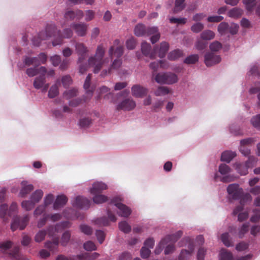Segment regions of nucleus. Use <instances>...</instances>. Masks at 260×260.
I'll return each instance as SVG.
<instances>
[{
  "mask_svg": "<svg viewBox=\"0 0 260 260\" xmlns=\"http://www.w3.org/2000/svg\"><path fill=\"white\" fill-rule=\"evenodd\" d=\"M105 49L103 44L98 46L94 56H91L88 60V65L94 68L93 72L98 73L101 69L104 61L103 57Z\"/></svg>",
  "mask_w": 260,
  "mask_h": 260,
  "instance_id": "1",
  "label": "nucleus"
},
{
  "mask_svg": "<svg viewBox=\"0 0 260 260\" xmlns=\"http://www.w3.org/2000/svg\"><path fill=\"white\" fill-rule=\"evenodd\" d=\"M227 191L233 199L240 200L241 205H244L246 202L250 200V195L248 193L244 194L243 189L238 184H230L228 186Z\"/></svg>",
  "mask_w": 260,
  "mask_h": 260,
  "instance_id": "2",
  "label": "nucleus"
},
{
  "mask_svg": "<svg viewBox=\"0 0 260 260\" xmlns=\"http://www.w3.org/2000/svg\"><path fill=\"white\" fill-rule=\"evenodd\" d=\"M75 50L78 56V63L79 64V72L84 74L88 68V66L83 63L87 57L88 49L83 43H76Z\"/></svg>",
  "mask_w": 260,
  "mask_h": 260,
  "instance_id": "3",
  "label": "nucleus"
},
{
  "mask_svg": "<svg viewBox=\"0 0 260 260\" xmlns=\"http://www.w3.org/2000/svg\"><path fill=\"white\" fill-rule=\"evenodd\" d=\"M56 25L54 23L48 24L45 31L40 32L37 37H35L32 39L33 44L36 46L40 45L42 40H45L51 37L55 32Z\"/></svg>",
  "mask_w": 260,
  "mask_h": 260,
  "instance_id": "4",
  "label": "nucleus"
},
{
  "mask_svg": "<svg viewBox=\"0 0 260 260\" xmlns=\"http://www.w3.org/2000/svg\"><path fill=\"white\" fill-rule=\"evenodd\" d=\"M182 234L183 233L181 231H178L174 234L167 236L160 241L159 244L155 248V253L159 254L162 251L165 245L168 243L169 242H176L182 236Z\"/></svg>",
  "mask_w": 260,
  "mask_h": 260,
  "instance_id": "5",
  "label": "nucleus"
},
{
  "mask_svg": "<svg viewBox=\"0 0 260 260\" xmlns=\"http://www.w3.org/2000/svg\"><path fill=\"white\" fill-rule=\"evenodd\" d=\"M257 158L253 156H249L245 164H236V169L241 175H245L248 173V169L256 165Z\"/></svg>",
  "mask_w": 260,
  "mask_h": 260,
  "instance_id": "6",
  "label": "nucleus"
},
{
  "mask_svg": "<svg viewBox=\"0 0 260 260\" xmlns=\"http://www.w3.org/2000/svg\"><path fill=\"white\" fill-rule=\"evenodd\" d=\"M121 199L118 197L112 199L110 204H113L119 210L117 214L119 216L127 217L132 213L131 209L125 205L121 203Z\"/></svg>",
  "mask_w": 260,
  "mask_h": 260,
  "instance_id": "7",
  "label": "nucleus"
},
{
  "mask_svg": "<svg viewBox=\"0 0 260 260\" xmlns=\"http://www.w3.org/2000/svg\"><path fill=\"white\" fill-rule=\"evenodd\" d=\"M54 35L52 36V37H56V39L54 40L52 42V45L54 46L61 44L63 38H70L73 35V32L70 28L64 29L62 32H61L60 30H57L56 27Z\"/></svg>",
  "mask_w": 260,
  "mask_h": 260,
  "instance_id": "8",
  "label": "nucleus"
},
{
  "mask_svg": "<svg viewBox=\"0 0 260 260\" xmlns=\"http://www.w3.org/2000/svg\"><path fill=\"white\" fill-rule=\"evenodd\" d=\"M156 31V27H146L143 24H137L134 29L135 35L137 37L149 36Z\"/></svg>",
  "mask_w": 260,
  "mask_h": 260,
  "instance_id": "9",
  "label": "nucleus"
},
{
  "mask_svg": "<svg viewBox=\"0 0 260 260\" xmlns=\"http://www.w3.org/2000/svg\"><path fill=\"white\" fill-rule=\"evenodd\" d=\"M29 221V217L27 215L24 216L23 217L19 216H15L13 218L12 223H11V228L12 231H14L18 229L22 230L25 229Z\"/></svg>",
  "mask_w": 260,
  "mask_h": 260,
  "instance_id": "10",
  "label": "nucleus"
},
{
  "mask_svg": "<svg viewBox=\"0 0 260 260\" xmlns=\"http://www.w3.org/2000/svg\"><path fill=\"white\" fill-rule=\"evenodd\" d=\"M123 53V47L120 44V41L118 39L115 40L113 45L110 47L109 50V55L111 59L114 56L117 58H120Z\"/></svg>",
  "mask_w": 260,
  "mask_h": 260,
  "instance_id": "11",
  "label": "nucleus"
},
{
  "mask_svg": "<svg viewBox=\"0 0 260 260\" xmlns=\"http://www.w3.org/2000/svg\"><path fill=\"white\" fill-rule=\"evenodd\" d=\"M183 241L188 243V250H182L178 259L179 260H189L191 253L193 251L194 248L193 242L188 237L183 239Z\"/></svg>",
  "mask_w": 260,
  "mask_h": 260,
  "instance_id": "12",
  "label": "nucleus"
},
{
  "mask_svg": "<svg viewBox=\"0 0 260 260\" xmlns=\"http://www.w3.org/2000/svg\"><path fill=\"white\" fill-rule=\"evenodd\" d=\"M71 26L79 37H84L87 34L88 25L84 22L73 23Z\"/></svg>",
  "mask_w": 260,
  "mask_h": 260,
  "instance_id": "13",
  "label": "nucleus"
},
{
  "mask_svg": "<svg viewBox=\"0 0 260 260\" xmlns=\"http://www.w3.org/2000/svg\"><path fill=\"white\" fill-rule=\"evenodd\" d=\"M220 61V56L215 55L213 52H207L205 55V63L207 67H211L218 63Z\"/></svg>",
  "mask_w": 260,
  "mask_h": 260,
  "instance_id": "14",
  "label": "nucleus"
},
{
  "mask_svg": "<svg viewBox=\"0 0 260 260\" xmlns=\"http://www.w3.org/2000/svg\"><path fill=\"white\" fill-rule=\"evenodd\" d=\"M90 202L86 198L81 196L77 197L73 202V206L80 209H88Z\"/></svg>",
  "mask_w": 260,
  "mask_h": 260,
  "instance_id": "15",
  "label": "nucleus"
},
{
  "mask_svg": "<svg viewBox=\"0 0 260 260\" xmlns=\"http://www.w3.org/2000/svg\"><path fill=\"white\" fill-rule=\"evenodd\" d=\"M136 106L135 102L132 98H127L117 105V109L130 111L134 109Z\"/></svg>",
  "mask_w": 260,
  "mask_h": 260,
  "instance_id": "16",
  "label": "nucleus"
},
{
  "mask_svg": "<svg viewBox=\"0 0 260 260\" xmlns=\"http://www.w3.org/2000/svg\"><path fill=\"white\" fill-rule=\"evenodd\" d=\"M151 47L150 45L146 42L142 43L141 44V51L142 53L145 56H148L151 59H154L156 57V47H154L153 50L150 52Z\"/></svg>",
  "mask_w": 260,
  "mask_h": 260,
  "instance_id": "17",
  "label": "nucleus"
},
{
  "mask_svg": "<svg viewBox=\"0 0 260 260\" xmlns=\"http://www.w3.org/2000/svg\"><path fill=\"white\" fill-rule=\"evenodd\" d=\"M148 89L140 85H135L132 87V95L136 98H143L148 93Z\"/></svg>",
  "mask_w": 260,
  "mask_h": 260,
  "instance_id": "18",
  "label": "nucleus"
},
{
  "mask_svg": "<svg viewBox=\"0 0 260 260\" xmlns=\"http://www.w3.org/2000/svg\"><path fill=\"white\" fill-rule=\"evenodd\" d=\"M107 189V186L106 184L98 182L93 184L92 188L90 189V193L92 194L101 193L103 190Z\"/></svg>",
  "mask_w": 260,
  "mask_h": 260,
  "instance_id": "19",
  "label": "nucleus"
},
{
  "mask_svg": "<svg viewBox=\"0 0 260 260\" xmlns=\"http://www.w3.org/2000/svg\"><path fill=\"white\" fill-rule=\"evenodd\" d=\"M47 69L44 67H41L38 69L37 68H30L26 70V73L29 77H34L37 74H46Z\"/></svg>",
  "mask_w": 260,
  "mask_h": 260,
  "instance_id": "20",
  "label": "nucleus"
},
{
  "mask_svg": "<svg viewBox=\"0 0 260 260\" xmlns=\"http://www.w3.org/2000/svg\"><path fill=\"white\" fill-rule=\"evenodd\" d=\"M68 201V198L64 195H59L57 197L54 204L53 209L58 210L66 205Z\"/></svg>",
  "mask_w": 260,
  "mask_h": 260,
  "instance_id": "21",
  "label": "nucleus"
},
{
  "mask_svg": "<svg viewBox=\"0 0 260 260\" xmlns=\"http://www.w3.org/2000/svg\"><path fill=\"white\" fill-rule=\"evenodd\" d=\"M21 185L22 188L20 192V195L21 197H25L34 189V186L31 184H28V182L26 181H22Z\"/></svg>",
  "mask_w": 260,
  "mask_h": 260,
  "instance_id": "22",
  "label": "nucleus"
},
{
  "mask_svg": "<svg viewBox=\"0 0 260 260\" xmlns=\"http://www.w3.org/2000/svg\"><path fill=\"white\" fill-rule=\"evenodd\" d=\"M60 84V81L57 79L54 85H53L50 88L48 91V97L50 99H53L59 94L58 85Z\"/></svg>",
  "mask_w": 260,
  "mask_h": 260,
  "instance_id": "23",
  "label": "nucleus"
},
{
  "mask_svg": "<svg viewBox=\"0 0 260 260\" xmlns=\"http://www.w3.org/2000/svg\"><path fill=\"white\" fill-rule=\"evenodd\" d=\"M45 74H41L39 76L37 77L34 81L33 85L37 89L42 88L44 84L46 83Z\"/></svg>",
  "mask_w": 260,
  "mask_h": 260,
  "instance_id": "24",
  "label": "nucleus"
},
{
  "mask_svg": "<svg viewBox=\"0 0 260 260\" xmlns=\"http://www.w3.org/2000/svg\"><path fill=\"white\" fill-rule=\"evenodd\" d=\"M169 48V45L166 42H162L160 44V47L157 50L156 49V53L158 52V56L160 58H163L165 56L167 52H168Z\"/></svg>",
  "mask_w": 260,
  "mask_h": 260,
  "instance_id": "25",
  "label": "nucleus"
},
{
  "mask_svg": "<svg viewBox=\"0 0 260 260\" xmlns=\"http://www.w3.org/2000/svg\"><path fill=\"white\" fill-rule=\"evenodd\" d=\"M236 154L234 152L231 151H225L223 152L221 156V160L230 162L231 160L236 156Z\"/></svg>",
  "mask_w": 260,
  "mask_h": 260,
  "instance_id": "26",
  "label": "nucleus"
},
{
  "mask_svg": "<svg viewBox=\"0 0 260 260\" xmlns=\"http://www.w3.org/2000/svg\"><path fill=\"white\" fill-rule=\"evenodd\" d=\"M243 14V10L239 8H234L230 10L228 13V15L231 18H239L241 17Z\"/></svg>",
  "mask_w": 260,
  "mask_h": 260,
  "instance_id": "27",
  "label": "nucleus"
},
{
  "mask_svg": "<svg viewBox=\"0 0 260 260\" xmlns=\"http://www.w3.org/2000/svg\"><path fill=\"white\" fill-rule=\"evenodd\" d=\"M183 55V51L178 49H175L170 52L168 55V58L171 60H176Z\"/></svg>",
  "mask_w": 260,
  "mask_h": 260,
  "instance_id": "28",
  "label": "nucleus"
},
{
  "mask_svg": "<svg viewBox=\"0 0 260 260\" xmlns=\"http://www.w3.org/2000/svg\"><path fill=\"white\" fill-rule=\"evenodd\" d=\"M178 81L177 75L172 73H166L165 84H172Z\"/></svg>",
  "mask_w": 260,
  "mask_h": 260,
  "instance_id": "29",
  "label": "nucleus"
},
{
  "mask_svg": "<svg viewBox=\"0 0 260 260\" xmlns=\"http://www.w3.org/2000/svg\"><path fill=\"white\" fill-rule=\"evenodd\" d=\"M220 260H236L232 252L225 249H221L220 253Z\"/></svg>",
  "mask_w": 260,
  "mask_h": 260,
  "instance_id": "30",
  "label": "nucleus"
},
{
  "mask_svg": "<svg viewBox=\"0 0 260 260\" xmlns=\"http://www.w3.org/2000/svg\"><path fill=\"white\" fill-rule=\"evenodd\" d=\"M59 243V239L58 238H54L52 242L51 241H47L45 243V246L49 249L50 251H54L56 250L58 247Z\"/></svg>",
  "mask_w": 260,
  "mask_h": 260,
  "instance_id": "31",
  "label": "nucleus"
},
{
  "mask_svg": "<svg viewBox=\"0 0 260 260\" xmlns=\"http://www.w3.org/2000/svg\"><path fill=\"white\" fill-rule=\"evenodd\" d=\"M91 79V74H88L87 76L84 84V88L86 90V93L88 94L90 97H91L93 94V89H90V81Z\"/></svg>",
  "mask_w": 260,
  "mask_h": 260,
  "instance_id": "32",
  "label": "nucleus"
},
{
  "mask_svg": "<svg viewBox=\"0 0 260 260\" xmlns=\"http://www.w3.org/2000/svg\"><path fill=\"white\" fill-rule=\"evenodd\" d=\"M201 38L203 40H211L215 37L214 32L210 30H205L200 35Z\"/></svg>",
  "mask_w": 260,
  "mask_h": 260,
  "instance_id": "33",
  "label": "nucleus"
},
{
  "mask_svg": "<svg viewBox=\"0 0 260 260\" xmlns=\"http://www.w3.org/2000/svg\"><path fill=\"white\" fill-rule=\"evenodd\" d=\"M92 122V120L89 117H84L81 118L79 121V125L81 128L89 127Z\"/></svg>",
  "mask_w": 260,
  "mask_h": 260,
  "instance_id": "34",
  "label": "nucleus"
},
{
  "mask_svg": "<svg viewBox=\"0 0 260 260\" xmlns=\"http://www.w3.org/2000/svg\"><path fill=\"white\" fill-rule=\"evenodd\" d=\"M43 196V192L41 189L36 190L31 196L30 199L35 204L39 202Z\"/></svg>",
  "mask_w": 260,
  "mask_h": 260,
  "instance_id": "35",
  "label": "nucleus"
},
{
  "mask_svg": "<svg viewBox=\"0 0 260 260\" xmlns=\"http://www.w3.org/2000/svg\"><path fill=\"white\" fill-rule=\"evenodd\" d=\"M78 95V90L76 88H72L65 91L63 93V96L67 100L76 96Z\"/></svg>",
  "mask_w": 260,
  "mask_h": 260,
  "instance_id": "36",
  "label": "nucleus"
},
{
  "mask_svg": "<svg viewBox=\"0 0 260 260\" xmlns=\"http://www.w3.org/2000/svg\"><path fill=\"white\" fill-rule=\"evenodd\" d=\"M250 224L246 222L242 224L241 227L239 229L238 237L239 238H243L244 235L247 233L249 229Z\"/></svg>",
  "mask_w": 260,
  "mask_h": 260,
  "instance_id": "37",
  "label": "nucleus"
},
{
  "mask_svg": "<svg viewBox=\"0 0 260 260\" xmlns=\"http://www.w3.org/2000/svg\"><path fill=\"white\" fill-rule=\"evenodd\" d=\"M7 216H8V205L2 204L0 206V217L4 218L5 221H7L8 220Z\"/></svg>",
  "mask_w": 260,
  "mask_h": 260,
  "instance_id": "38",
  "label": "nucleus"
},
{
  "mask_svg": "<svg viewBox=\"0 0 260 260\" xmlns=\"http://www.w3.org/2000/svg\"><path fill=\"white\" fill-rule=\"evenodd\" d=\"M221 239L226 247H230L233 245V243L230 238V235L228 233L222 234L221 236Z\"/></svg>",
  "mask_w": 260,
  "mask_h": 260,
  "instance_id": "39",
  "label": "nucleus"
},
{
  "mask_svg": "<svg viewBox=\"0 0 260 260\" xmlns=\"http://www.w3.org/2000/svg\"><path fill=\"white\" fill-rule=\"evenodd\" d=\"M93 201L95 204H102L108 200V197L106 196L100 194H94Z\"/></svg>",
  "mask_w": 260,
  "mask_h": 260,
  "instance_id": "40",
  "label": "nucleus"
},
{
  "mask_svg": "<svg viewBox=\"0 0 260 260\" xmlns=\"http://www.w3.org/2000/svg\"><path fill=\"white\" fill-rule=\"evenodd\" d=\"M185 0H176L174 12L176 13L182 11L185 7Z\"/></svg>",
  "mask_w": 260,
  "mask_h": 260,
  "instance_id": "41",
  "label": "nucleus"
},
{
  "mask_svg": "<svg viewBox=\"0 0 260 260\" xmlns=\"http://www.w3.org/2000/svg\"><path fill=\"white\" fill-rule=\"evenodd\" d=\"M229 24L225 22H221L218 26V31L221 35H226L228 33Z\"/></svg>",
  "mask_w": 260,
  "mask_h": 260,
  "instance_id": "42",
  "label": "nucleus"
},
{
  "mask_svg": "<svg viewBox=\"0 0 260 260\" xmlns=\"http://www.w3.org/2000/svg\"><path fill=\"white\" fill-rule=\"evenodd\" d=\"M119 229L125 233H128L131 231V226L125 221H121L119 223Z\"/></svg>",
  "mask_w": 260,
  "mask_h": 260,
  "instance_id": "43",
  "label": "nucleus"
},
{
  "mask_svg": "<svg viewBox=\"0 0 260 260\" xmlns=\"http://www.w3.org/2000/svg\"><path fill=\"white\" fill-rule=\"evenodd\" d=\"M169 93V89L167 87L159 86L155 90L154 94L156 96L165 95Z\"/></svg>",
  "mask_w": 260,
  "mask_h": 260,
  "instance_id": "44",
  "label": "nucleus"
},
{
  "mask_svg": "<svg viewBox=\"0 0 260 260\" xmlns=\"http://www.w3.org/2000/svg\"><path fill=\"white\" fill-rule=\"evenodd\" d=\"M243 3L245 6L246 10L249 11H252L256 4L255 0H243Z\"/></svg>",
  "mask_w": 260,
  "mask_h": 260,
  "instance_id": "45",
  "label": "nucleus"
},
{
  "mask_svg": "<svg viewBox=\"0 0 260 260\" xmlns=\"http://www.w3.org/2000/svg\"><path fill=\"white\" fill-rule=\"evenodd\" d=\"M65 21H73L76 18V14L75 11L68 10L66 11L64 15Z\"/></svg>",
  "mask_w": 260,
  "mask_h": 260,
  "instance_id": "46",
  "label": "nucleus"
},
{
  "mask_svg": "<svg viewBox=\"0 0 260 260\" xmlns=\"http://www.w3.org/2000/svg\"><path fill=\"white\" fill-rule=\"evenodd\" d=\"M71 233L69 231H66L62 235L61 239V245L65 246L70 240Z\"/></svg>",
  "mask_w": 260,
  "mask_h": 260,
  "instance_id": "47",
  "label": "nucleus"
},
{
  "mask_svg": "<svg viewBox=\"0 0 260 260\" xmlns=\"http://www.w3.org/2000/svg\"><path fill=\"white\" fill-rule=\"evenodd\" d=\"M47 234V232L45 230H40L39 231L35 236V240L36 242H41L42 241L46 235Z\"/></svg>",
  "mask_w": 260,
  "mask_h": 260,
  "instance_id": "48",
  "label": "nucleus"
},
{
  "mask_svg": "<svg viewBox=\"0 0 260 260\" xmlns=\"http://www.w3.org/2000/svg\"><path fill=\"white\" fill-rule=\"evenodd\" d=\"M199 60V56L197 54H193L187 56L184 60V63L186 64H194Z\"/></svg>",
  "mask_w": 260,
  "mask_h": 260,
  "instance_id": "49",
  "label": "nucleus"
},
{
  "mask_svg": "<svg viewBox=\"0 0 260 260\" xmlns=\"http://www.w3.org/2000/svg\"><path fill=\"white\" fill-rule=\"evenodd\" d=\"M35 203L30 201H24L21 203V206L23 208L25 209L26 211H29L31 210L35 206Z\"/></svg>",
  "mask_w": 260,
  "mask_h": 260,
  "instance_id": "50",
  "label": "nucleus"
},
{
  "mask_svg": "<svg viewBox=\"0 0 260 260\" xmlns=\"http://www.w3.org/2000/svg\"><path fill=\"white\" fill-rule=\"evenodd\" d=\"M61 83L63 86L67 88L72 83V79L70 76H64L61 78Z\"/></svg>",
  "mask_w": 260,
  "mask_h": 260,
  "instance_id": "51",
  "label": "nucleus"
},
{
  "mask_svg": "<svg viewBox=\"0 0 260 260\" xmlns=\"http://www.w3.org/2000/svg\"><path fill=\"white\" fill-rule=\"evenodd\" d=\"M251 122L254 127L260 130V114H258L252 117Z\"/></svg>",
  "mask_w": 260,
  "mask_h": 260,
  "instance_id": "52",
  "label": "nucleus"
},
{
  "mask_svg": "<svg viewBox=\"0 0 260 260\" xmlns=\"http://www.w3.org/2000/svg\"><path fill=\"white\" fill-rule=\"evenodd\" d=\"M204 25L203 24L198 22L194 24L191 27V30L193 32L198 33L204 29Z\"/></svg>",
  "mask_w": 260,
  "mask_h": 260,
  "instance_id": "53",
  "label": "nucleus"
},
{
  "mask_svg": "<svg viewBox=\"0 0 260 260\" xmlns=\"http://www.w3.org/2000/svg\"><path fill=\"white\" fill-rule=\"evenodd\" d=\"M221 44L217 41L213 42L210 45V49L212 51H218L221 48Z\"/></svg>",
  "mask_w": 260,
  "mask_h": 260,
  "instance_id": "54",
  "label": "nucleus"
},
{
  "mask_svg": "<svg viewBox=\"0 0 260 260\" xmlns=\"http://www.w3.org/2000/svg\"><path fill=\"white\" fill-rule=\"evenodd\" d=\"M136 45V41L134 38L132 37L128 39L126 42V46L128 49L133 50L134 49Z\"/></svg>",
  "mask_w": 260,
  "mask_h": 260,
  "instance_id": "55",
  "label": "nucleus"
},
{
  "mask_svg": "<svg viewBox=\"0 0 260 260\" xmlns=\"http://www.w3.org/2000/svg\"><path fill=\"white\" fill-rule=\"evenodd\" d=\"M84 248L87 251H92L96 250V247L93 242L89 241L84 244Z\"/></svg>",
  "mask_w": 260,
  "mask_h": 260,
  "instance_id": "56",
  "label": "nucleus"
},
{
  "mask_svg": "<svg viewBox=\"0 0 260 260\" xmlns=\"http://www.w3.org/2000/svg\"><path fill=\"white\" fill-rule=\"evenodd\" d=\"M249 244L245 242H241L237 244L236 246V249L239 251H242L248 248Z\"/></svg>",
  "mask_w": 260,
  "mask_h": 260,
  "instance_id": "57",
  "label": "nucleus"
},
{
  "mask_svg": "<svg viewBox=\"0 0 260 260\" xmlns=\"http://www.w3.org/2000/svg\"><path fill=\"white\" fill-rule=\"evenodd\" d=\"M166 73H158L155 77V80L160 84H165Z\"/></svg>",
  "mask_w": 260,
  "mask_h": 260,
  "instance_id": "58",
  "label": "nucleus"
},
{
  "mask_svg": "<svg viewBox=\"0 0 260 260\" xmlns=\"http://www.w3.org/2000/svg\"><path fill=\"white\" fill-rule=\"evenodd\" d=\"M230 168L225 164H221L219 167V172L222 175L228 174L230 172Z\"/></svg>",
  "mask_w": 260,
  "mask_h": 260,
  "instance_id": "59",
  "label": "nucleus"
},
{
  "mask_svg": "<svg viewBox=\"0 0 260 260\" xmlns=\"http://www.w3.org/2000/svg\"><path fill=\"white\" fill-rule=\"evenodd\" d=\"M238 25L235 23H233L230 26L229 25L228 32L230 33L231 35H234L238 32Z\"/></svg>",
  "mask_w": 260,
  "mask_h": 260,
  "instance_id": "60",
  "label": "nucleus"
},
{
  "mask_svg": "<svg viewBox=\"0 0 260 260\" xmlns=\"http://www.w3.org/2000/svg\"><path fill=\"white\" fill-rule=\"evenodd\" d=\"M50 61H51L53 66L56 67L58 66L61 62V57L60 56L55 55L50 58Z\"/></svg>",
  "mask_w": 260,
  "mask_h": 260,
  "instance_id": "61",
  "label": "nucleus"
},
{
  "mask_svg": "<svg viewBox=\"0 0 260 260\" xmlns=\"http://www.w3.org/2000/svg\"><path fill=\"white\" fill-rule=\"evenodd\" d=\"M80 230L85 234L89 235L92 233V229L89 226L85 224H82L80 226Z\"/></svg>",
  "mask_w": 260,
  "mask_h": 260,
  "instance_id": "62",
  "label": "nucleus"
},
{
  "mask_svg": "<svg viewBox=\"0 0 260 260\" xmlns=\"http://www.w3.org/2000/svg\"><path fill=\"white\" fill-rule=\"evenodd\" d=\"M255 141L256 140L253 138H248L241 140L240 144L249 147L250 145L253 144Z\"/></svg>",
  "mask_w": 260,
  "mask_h": 260,
  "instance_id": "63",
  "label": "nucleus"
},
{
  "mask_svg": "<svg viewBox=\"0 0 260 260\" xmlns=\"http://www.w3.org/2000/svg\"><path fill=\"white\" fill-rule=\"evenodd\" d=\"M206 252V250L203 247H200L197 253L198 260H204V256Z\"/></svg>",
  "mask_w": 260,
  "mask_h": 260,
  "instance_id": "64",
  "label": "nucleus"
}]
</instances>
